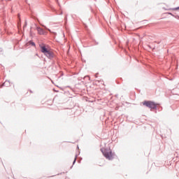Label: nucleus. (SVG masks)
<instances>
[{
    "instance_id": "9",
    "label": "nucleus",
    "mask_w": 179,
    "mask_h": 179,
    "mask_svg": "<svg viewBox=\"0 0 179 179\" xmlns=\"http://www.w3.org/2000/svg\"><path fill=\"white\" fill-rule=\"evenodd\" d=\"M169 15H173V14H171V13H169Z\"/></svg>"
},
{
    "instance_id": "7",
    "label": "nucleus",
    "mask_w": 179,
    "mask_h": 179,
    "mask_svg": "<svg viewBox=\"0 0 179 179\" xmlns=\"http://www.w3.org/2000/svg\"><path fill=\"white\" fill-rule=\"evenodd\" d=\"M75 162H76V158H75L73 163H75Z\"/></svg>"
},
{
    "instance_id": "2",
    "label": "nucleus",
    "mask_w": 179,
    "mask_h": 179,
    "mask_svg": "<svg viewBox=\"0 0 179 179\" xmlns=\"http://www.w3.org/2000/svg\"><path fill=\"white\" fill-rule=\"evenodd\" d=\"M101 150L104 157H106V159H108V160H113V159H114V154L113 153L110 149L103 148Z\"/></svg>"
},
{
    "instance_id": "4",
    "label": "nucleus",
    "mask_w": 179,
    "mask_h": 179,
    "mask_svg": "<svg viewBox=\"0 0 179 179\" xmlns=\"http://www.w3.org/2000/svg\"><path fill=\"white\" fill-rule=\"evenodd\" d=\"M38 34H44V31L41 28H38Z\"/></svg>"
},
{
    "instance_id": "8",
    "label": "nucleus",
    "mask_w": 179,
    "mask_h": 179,
    "mask_svg": "<svg viewBox=\"0 0 179 179\" xmlns=\"http://www.w3.org/2000/svg\"><path fill=\"white\" fill-rule=\"evenodd\" d=\"M49 31H51V30L48 29Z\"/></svg>"
},
{
    "instance_id": "5",
    "label": "nucleus",
    "mask_w": 179,
    "mask_h": 179,
    "mask_svg": "<svg viewBox=\"0 0 179 179\" xmlns=\"http://www.w3.org/2000/svg\"><path fill=\"white\" fill-rule=\"evenodd\" d=\"M172 10H179V7L172 8Z\"/></svg>"
},
{
    "instance_id": "3",
    "label": "nucleus",
    "mask_w": 179,
    "mask_h": 179,
    "mask_svg": "<svg viewBox=\"0 0 179 179\" xmlns=\"http://www.w3.org/2000/svg\"><path fill=\"white\" fill-rule=\"evenodd\" d=\"M143 104L148 107V108H156V107H157V103L150 101H145L143 102Z\"/></svg>"
},
{
    "instance_id": "1",
    "label": "nucleus",
    "mask_w": 179,
    "mask_h": 179,
    "mask_svg": "<svg viewBox=\"0 0 179 179\" xmlns=\"http://www.w3.org/2000/svg\"><path fill=\"white\" fill-rule=\"evenodd\" d=\"M40 48L41 52L45 55L48 58H54V52H52V50L48 48V46L45 45H40Z\"/></svg>"
},
{
    "instance_id": "6",
    "label": "nucleus",
    "mask_w": 179,
    "mask_h": 179,
    "mask_svg": "<svg viewBox=\"0 0 179 179\" xmlns=\"http://www.w3.org/2000/svg\"><path fill=\"white\" fill-rule=\"evenodd\" d=\"M31 45H36V44L34 43V42H31Z\"/></svg>"
},
{
    "instance_id": "10",
    "label": "nucleus",
    "mask_w": 179,
    "mask_h": 179,
    "mask_svg": "<svg viewBox=\"0 0 179 179\" xmlns=\"http://www.w3.org/2000/svg\"><path fill=\"white\" fill-rule=\"evenodd\" d=\"M178 19H179V17H178Z\"/></svg>"
}]
</instances>
